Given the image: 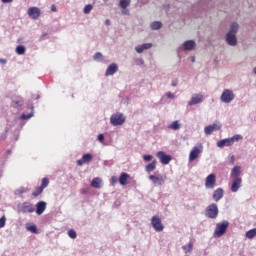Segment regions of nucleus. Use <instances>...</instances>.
Returning a JSON list of instances; mask_svg holds the SVG:
<instances>
[{
	"instance_id": "obj_57",
	"label": "nucleus",
	"mask_w": 256,
	"mask_h": 256,
	"mask_svg": "<svg viewBox=\"0 0 256 256\" xmlns=\"http://www.w3.org/2000/svg\"><path fill=\"white\" fill-rule=\"evenodd\" d=\"M252 73L256 75V66L252 69Z\"/></svg>"
},
{
	"instance_id": "obj_15",
	"label": "nucleus",
	"mask_w": 256,
	"mask_h": 256,
	"mask_svg": "<svg viewBox=\"0 0 256 256\" xmlns=\"http://www.w3.org/2000/svg\"><path fill=\"white\" fill-rule=\"evenodd\" d=\"M28 16L30 19H38L41 17V9L39 7L28 8Z\"/></svg>"
},
{
	"instance_id": "obj_43",
	"label": "nucleus",
	"mask_w": 256,
	"mask_h": 256,
	"mask_svg": "<svg viewBox=\"0 0 256 256\" xmlns=\"http://www.w3.org/2000/svg\"><path fill=\"white\" fill-rule=\"evenodd\" d=\"M165 96L167 97V99H175V94H173L172 92H166Z\"/></svg>"
},
{
	"instance_id": "obj_18",
	"label": "nucleus",
	"mask_w": 256,
	"mask_h": 256,
	"mask_svg": "<svg viewBox=\"0 0 256 256\" xmlns=\"http://www.w3.org/2000/svg\"><path fill=\"white\" fill-rule=\"evenodd\" d=\"M117 71H119V66L117 65V63H112L106 69L105 76L111 77V76L115 75V73H117Z\"/></svg>"
},
{
	"instance_id": "obj_35",
	"label": "nucleus",
	"mask_w": 256,
	"mask_h": 256,
	"mask_svg": "<svg viewBox=\"0 0 256 256\" xmlns=\"http://www.w3.org/2000/svg\"><path fill=\"white\" fill-rule=\"evenodd\" d=\"M82 159H83L84 163H89V162H91L93 160V155H91V154H84L82 156Z\"/></svg>"
},
{
	"instance_id": "obj_7",
	"label": "nucleus",
	"mask_w": 256,
	"mask_h": 256,
	"mask_svg": "<svg viewBox=\"0 0 256 256\" xmlns=\"http://www.w3.org/2000/svg\"><path fill=\"white\" fill-rule=\"evenodd\" d=\"M197 47V42L195 40H186L182 45L177 49V53H181V51H195Z\"/></svg>"
},
{
	"instance_id": "obj_6",
	"label": "nucleus",
	"mask_w": 256,
	"mask_h": 256,
	"mask_svg": "<svg viewBox=\"0 0 256 256\" xmlns=\"http://www.w3.org/2000/svg\"><path fill=\"white\" fill-rule=\"evenodd\" d=\"M220 101L222 103H233L235 101V93L231 89H224L221 96H220Z\"/></svg>"
},
{
	"instance_id": "obj_2",
	"label": "nucleus",
	"mask_w": 256,
	"mask_h": 256,
	"mask_svg": "<svg viewBox=\"0 0 256 256\" xmlns=\"http://www.w3.org/2000/svg\"><path fill=\"white\" fill-rule=\"evenodd\" d=\"M125 121H127V117L121 112H116L110 116V123L113 127H121V125H124Z\"/></svg>"
},
{
	"instance_id": "obj_1",
	"label": "nucleus",
	"mask_w": 256,
	"mask_h": 256,
	"mask_svg": "<svg viewBox=\"0 0 256 256\" xmlns=\"http://www.w3.org/2000/svg\"><path fill=\"white\" fill-rule=\"evenodd\" d=\"M239 23L231 22L228 31L225 35V41L229 47H237L239 40L237 39V34L239 33Z\"/></svg>"
},
{
	"instance_id": "obj_41",
	"label": "nucleus",
	"mask_w": 256,
	"mask_h": 256,
	"mask_svg": "<svg viewBox=\"0 0 256 256\" xmlns=\"http://www.w3.org/2000/svg\"><path fill=\"white\" fill-rule=\"evenodd\" d=\"M5 223H7V218L5 216H2L0 218V229H3V227H5Z\"/></svg>"
},
{
	"instance_id": "obj_49",
	"label": "nucleus",
	"mask_w": 256,
	"mask_h": 256,
	"mask_svg": "<svg viewBox=\"0 0 256 256\" xmlns=\"http://www.w3.org/2000/svg\"><path fill=\"white\" fill-rule=\"evenodd\" d=\"M84 163H85V162H84L83 158L80 159V160H77V165H78L79 167H81Z\"/></svg>"
},
{
	"instance_id": "obj_13",
	"label": "nucleus",
	"mask_w": 256,
	"mask_h": 256,
	"mask_svg": "<svg viewBox=\"0 0 256 256\" xmlns=\"http://www.w3.org/2000/svg\"><path fill=\"white\" fill-rule=\"evenodd\" d=\"M222 125L217 122L211 125H208L204 128L205 135H212V133H215V131H220Z\"/></svg>"
},
{
	"instance_id": "obj_37",
	"label": "nucleus",
	"mask_w": 256,
	"mask_h": 256,
	"mask_svg": "<svg viewBox=\"0 0 256 256\" xmlns=\"http://www.w3.org/2000/svg\"><path fill=\"white\" fill-rule=\"evenodd\" d=\"M23 193H27V188L20 187L15 191V195H23Z\"/></svg>"
},
{
	"instance_id": "obj_23",
	"label": "nucleus",
	"mask_w": 256,
	"mask_h": 256,
	"mask_svg": "<svg viewBox=\"0 0 256 256\" xmlns=\"http://www.w3.org/2000/svg\"><path fill=\"white\" fill-rule=\"evenodd\" d=\"M157 169V160H153L150 164L145 166L146 173H151Z\"/></svg>"
},
{
	"instance_id": "obj_42",
	"label": "nucleus",
	"mask_w": 256,
	"mask_h": 256,
	"mask_svg": "<svg viewBox=\"0 0 256 256\" xmlns=\"http://www.w3.org/2000/svg\"><path fill=\"white\" fill-rule=\"evenodd\" d=\"M136 65H145V60H143L142 58H137L135 60Z\"/></svg>"
},
{
	"instance_id": "obj_25",
	"label": "nucleus",
	"mask_w": 256,
	"mask_h": 256,
	"mask_svg": "<svg viewBox=\"0 0 256 256\" xmlns=\"http://www.w3.org/2000/svg\"><path fill=\"white\" fill-rule=\"evenodd\" d=\"M129 177H130L129 174L123 172V173L120 175L119 179H118L120 185H123V186H124V185H127V181H129Z\"/></svg>"
},
{
	"instance_id": "obj_54",
	"label": "nucleus",
	"mask_w": 256,
	"mask_h": 256,
	"mask_svg": "<svg viewBox=\"0 0 256 256\" xmlns=\"http://www.w3.org/2000/svg\"><path fill=\"white\" fill-rule=\"evenodd\" d=\"M2 3H13V0H1Z\"/></svg>"
},
{
	"instance_id": "obj_29",
	"label": "nucleus",
	"mask_w": 256,
	"mask_h": 256,
	"mask_svg": "<svg viewBox=\"0 0 256 256\" xmlns=\"http://www.w3.org/2000/svg\"><path fill=\"white\" fill-rule=\"evenodd\" d=\"M131 5V0H120L119 1V7L120 9H127Z\"/></svg>"
},
{
	"instance_id": "obj_59",
	"label": "nucleus",
	"mask_w": 256,
	"mask_h": 256,
	"mask_svg": "<svg viewBox=\"0 0 256 256\" xmlns=\"http://www.w3.org/2000/svg\"><path fill=\"white\" fill-rule=\"evenodd\" d=\"M8 153H11V150H8Z\"/></svg>"
},
{
	"instance_id": "obj_14",
	"label": "nucleus",
	"mask_w": 256,
	"mask_h": 256,
	"mask_svg": "<svg viewBox=\"0 0 256 256\" xmlns=\"http://www.w3.org/2000/svg\"><path fill=\"white\" fill-rule=\"evenodd\" d=\"M156 157H158L162 165H169L171 163V155H167L163 151L157 152Z\"/></svg>"
},
{
	"instance_id": "obj_46",
	"label": "nucleus",
	"mask_w": 256,
	"mask_h": 256,
	"mask_svg": "<svg viewBox=\"0 0 256 256\" xmlns=\"http://www.w3.org/2000/svg\"><path fill=\"white\" fill-rule=\"evenodd\" d=\"M31 117H33V114L32 113H30V114H22L21 115V119H31Z\"/></svg>"
},
{
	"instance_id": "obj_24",
	"label": "nucleus",
	"mask_w": 256,
	"mask_h": 256,
	"mask_svg": "<svg viewBox=\"0 0 256 256\" xmlns=\"http://www.w3.org/2000/svg\"><path fill=\"white\" fill-rule=\"evenodd\" d=\"M167 128L171 129L172 131H179V129H181V123L179 122V120H175L174 122L169 124Z\"/></svg>"
},
{
	"instance_id": "obj_26",
	"label": "nucleus",
	"mask_w": 256,
	"mask_h": 256,
	"mask_svg": "<svg viewBox=\"0 0 256 256\" xmlns=\"http://www.w3.org/2000/svg\"><path fill=\"white\" fill-rule=\"evenodd\" d=\"M150 27L152 31H159V29L163 27V23H161L160 21H154L150 24Z\"/></svg>"
},
{
	"instance_id": "obj_52",
	"label": "nucleus",
	"mask_w": 256,
	"mask_h": 256,
	"mask_svg": "<svg viewBox=\"0 0 256 256\" xmlns=\"http://www.w3.org/2000/svg\"><path fill=\"white\" fill-rule=\"evenodd\" d=\"M0 63H1V65H7V60L1 58Z\"/></svg>"
},
{
	"instance_id": "obj_21",
	"label": "nucleus",
	"mask_w": 256,
	"mask_h": 256,
	"mask_svg": "<svg viewBox=\"0 0 256 256\" xmlns=\"http://www.w3.org/2000/svg\"><path fill=\"white\" fill-rule=\"evenodd\" d=\"M239 175H241V167L234 166L230 173L231 179H241V177H239Z\"/></svg>"
},
{
	"instance_id": "obj_5",
	"label": "nucleus",
	"mask_w": 256,
	"mask_h": 256,
	"mask_svg": "<svg viewBox=\"0 0 256 256\" xmlns=\"http://www.w3.org/2000/svg\"><path fill=\"white\" fill-rule=\"evenodd\" d=\"M229 227V221L224 220L218 224H216V228L214 230V237H223L227 232V228Z\"/></svg>"
},
{
	"instance_id": "obj_28",
	"label": "nucleus",
	"mask_w": 256,
	"mask_h": 256,
	"mask_svg": "<svg viewBox=\"0 0 256 256\" xmlns=\"http://www.w3.org/2000/svg\"><path fill=\"white\" fill-rule=\"evenodd\" d=\"M184 253H191L193 251V242H189L188 244L182 246Z\"/></svg>"
},
{
	"instance_id": "obj_33",
	"label": "nucleus",
	"mask_w": 256,
	"mask_h": 256,
	"mask_svg": "<svg viewBox=\"0 0 256 256\" xmlns=\"http://www.w3.org/2000/svg\"><path fill=\"white\" fill-rule=\"evenodd\" d=\"M26 48L23 45H18L16 47V53L17 55H25Z\"/></svg>"
},
{
	"instance_id": "obj_22",
	"label": "nucleus",
	"mask_w": 256,
	"mask_h": 256,
	"mask_svg": "<svg viewBox=\"0 0 256 256\" xmlns=\"http://www.w3.org/2000/svg\"><path fill=\"white\" fill-rule=\"evenodd\" d=\"M231 145H233L231 143V138L223 139L217 142V147H220V149H222V147H231Z\"/></svg>"
},
{
	"instance_id": "obj_38",
	"label": "nucleus",
	"mask_w": 256,
	"mask_h": 256,
	"mask_svg": "<svg viewBox=\"0 0 256 256\" xmlns=\"http://www.w3.org/2000/svg\"><path fill=\"white\" fill-rule=\"evenodd\" d=\"M68 236L70 237V239H77V232H75V230L70 229L68 230Z\"/></svg>"
},
{
	"instance_id": "obj_50",
	"label": "nucleus",
	"mask_w": 256,
	"mask_h": 256,
	"mask_svg": "<svg viewBox=\"0 0 256 256\" xmlns=\"http://www.w3.org/2000/svg\"><path fill=\"white\" fill-rule=\"evenodd\" d=\"M111 181L112 183H117V181H119V178H117V176H112Z\"/></svg>"
},
{
	"instance_id": "obj_27",
	"label": "nucleus",
	"mask_w": 256,
	"mask_h": 256,
	"mask_svg": "<svg viewBox=\"0 0 256 256\" xmlns=\"http://www.w3.org/2000/svg\"><path fill=\"white\" fill-rule=\"evenodd\" d=\"M91 187H94V189H101V180L99 178H94L91 182Z\"/></svg>"
},
{
	"instance_id": "obj_32",
	"label": "nucleus",
	"mask_w": 256,
	"mask_h": 256,
	"mask_svg": "<svg viewBox=\"0 0 256 256\" xmlns=\"http://www.w3.org/2000/svg\"><path fill=\"white\" fill-rule=\"evenodd\" d=\"M255 236H256V228L247 231L245 234L246 239H253Z\"/></svg>"
},
{
	"instance_id": "obj_19",
	"label": "nucleus",
	"mask_w": 256,
	"mask_h": 256,
	"mask_svg": "<svg viewBox=\"0 0 256 256\" xmlns=\"http://www.w3.org/2000/svg\"><path fill=\"white\" fill-rule=\"evenodd\" d=\"M223 195H225V191H223V188H217L212 195V199L216 203H219V200L223 199Z\"/></svg>"
},
{
	"instance_id": "obj_44",
	"label": "nucleus",
	"mask_w": 256,
	"mask_h": 256,
	"mask_svg": "<svg viewBox=\"0 0 256 256\" xmlns=\"http://www.w3.org/2000/svg\"><path fill=\"white\" fill-rule=\"evenodd\" d=\"M144 161L149 162L151 159H153V155L148 154L143 156Z\"/></svg>"
},
{
	"instance_id": "obj_45",
	"label": "nucleus",
	"mask_w": 256,
	"mask_h": 256,
	"mask_svg": "<svg viewBox=\"0 0 256 256\" xmlns=\"http://www.w3.org/2000/svg\"><path fill=\"white\" fill-rule=\"evenodd\" d=\"M97 141H99L100 143H103V141H105V135L99 134L97 137Z\"/></svg>"
},
{
	"instance_id": "obj_16",
	"label": "nucleus",
	"mask_w": 256,
	"mask_h": 256,
	"mask_svg": "<svg viewBox=\"0 0 256 256\" xmlns=\"http://www.w3.org/2000/svg\"><path fill=\"white\" fill-rule=\"evenodd\" d=\"M153 48V43H143L135 46V51L138 54L143 53L144 51H149V49Z\"/></svg>"
},
{
	"instance_id": "obj_48",
	"label": "nucleus",
	"mask_w": 256,
	"mask_h": 256,
	"mask_svg": "<svg viewBox=\"0 0 256 256\" xmlns=\"http://www.w3.org/2000/svg\"><path fill=\"white\" fill-rule=\"evenodd\" d=\"M122 15H129V9L122 8Z\"/></svg>"
},
{
	"instance_id": "obj_20",
	"label": "nucleus",
	"mask_w": 256,
	"mask_h": 256,
	"mask_svg": "<svg viewBox=\"0 0 256 256\" xmlns=\"http://www.w3.org/2000/svg\"><path fill=\"white\" fill-rule=\"evenodd\" d=\"M45 209H47V202L40 201L36 204V213L38 215H43V213H45Z\"/></svg>"
},
{
	"instance_id": "obj_34",
	"label": "nucleus",
	"mask_w": 256,
	"mask_h": 256,
	"mask_svg": "<svg viewBox=\"0 0 256 256\" xmlns=\"http://www.w3.org/2000/svg\"><path fill=\"white\" fill-rule=\"evenodd\" d=\"M91 11H93V5L91 4H87L84 9H83V13L85 15H89V13H91Z\"/></svg>"
},
{
	"instance_id": "obj_58",
	"label": "nucleus",
	"mask_w": 256,
	"mask_h": 256,
	"mask_svg": "<svg viewBox=\"0 0 256 256\" xmlns=\"http://www.w3.org/2000/svg\"><path fill=\"white\" fill-rule=\"evenodd\" d=\"M47 34H43L42 37H45Z\"/></svg>"
},
{
	"instance_id": "obj_40",
	"label": "nucleus",
	"mask_w": 256,
	"mask_h": 256,
	"mask_svg": "<svg viewBox=\"0 0 256 256\" xmlns=\"http://www.w3.org/2000/svg\"><path fill=\"white\" fill-rule=\"evenodd\" d=\"M48 185H49V179L43 178L40 187H41L42 189H46V187H47Z\"/></svg>"
},
{
	"instance_id": "obj_8",
	"label": "nucleus",
	"mask_w": 256,
	"mask_h": 256,
	"mask_svg": "<svg viewBox=\"0 0 256 256\" xmlns=\"http://www.w3.org/2000/svg\"><path fill=\"white\" fill-rule=\"evenodd\" d=\"M18 213H35V206L31 202H23L17 205Z\"/></svg>"
},
{
	"instance_id": "obj_53",
	"label": "nucleus",
	"mask_w": 256,
	"mask_h": 256,
	"mask_svg": "<svg viewBox=\"0 0 256 256\" xmlns=\"http://www.w3.org/2000/svg\"><path fill=\"white\" fill-rule=\"evenodd\" d=\"M230 163H231V165H233L235 163V156H233V155L231 156Z\"/></svg>"
},
{
	"instance_id": "obj_51",
	"label": "nucleus",
	"mask_w": 256,
	"mask_h": 256,
	"mask_svg": "<svg viewBox=\"0 0 256 256\" xmlns=\"http://www.w3.org/2000/svg\"><path fill=\"white\" fill-rule=\"evenodd\" d=\"M51 11H53V13H56L57 11V6H55V4L51 5Z\"/></svg>"
},
{
	"instance_id": "obj_31",
	"label": "nucleus",
	"mask_w": 256,
	"mask_h": 256,
	"mask_svg": "<svg viewBox=\"0 0 256 256\" xmlns=\"http://www.w3.org/2000/svg\"><path fill=\"white\" fill-rule=\"evenodd\" d=\"M26 230L30 231L31 233H37V226L35 224L27 223Z\"/></svg>"
},
{
	"instance_id": "obj_4",
	"label": "nucleus",
	"mask_w": 256,
	"mask_h": 256,
	"mask_svg": "<svg viewBox=\"0 0 256 256\" xmlns=\"http://www.w3.org/2000/svg\"><path fill=\"white\" fill-rule=\"evenodd\" d=\"M205 217H207V219L219 217V206L215 203L208 205L205 209Z\"/></svg>"
},
{
	"instance_id": "obj_39",
	"label": "nucleus",
	"mask_w": 256,
	"mask_h": 256,
	"mask_svg": "<svg viewBox=\"0 0 256 256\" xmlns=\"http://www.w3.org/2000/svg\"><path fill=\"white\" fill-rule=\"evenodd\" d=\"M94 61H103V54L101 52H97L94 57Z\"/></svg>"
},
{
	"instance_id": "obj_47",
	"label": "nucleus",
	"mask_w": 256,
	"mask_h": 256,
	"mask_svg": "<svg viewBox=\"0 0 256 256\" xmlns=\"http://www.w3.org/2000/svg\"><path fill=\"white\" fill-rule=\"evenodd\" d=\"M171 85H172V87H177V85H179V80H177V79L172 80Z\"/></svg>"
},
{
	"instance_id": "obj_30",
	"label": "nucleus",
	"mask_w": 256,
	"mask_h": 256,
	"mask_svg": "<svg viewBox=\"0 0 256 256\" xmlns=\"http://www.w3.org/2000/svg\"><path fill=\"white\" fill-rule=\"evenodd\" d=\"M230 141H231L232 145L234 143H239V141H243V136L241 134H236L232 138H230Z\"/></svg>"
},
{
	"instance_id": "obj_12",
	"label": "nucleus",
	"mask_w": 256,
	"mask_h": 256,
	"mask_svg": "<svg viewBox=\"0 0 256 256\" xmlns=\"http://www.w3.org/2000/svg\"><path fill=\"white\" fill-rule=\"evenodd\" d=\"M216 183H217V176L215 174H209L205 179V188L215 189Z\"/></svg>"
},
{
	"instance_id": "obj_9",
	"label": "nucleus",
	"mask_w": 256,
	"mask_h": 256,
	"mask_svg": "<svg viewBox=\"0 0 256 256\" xmlns=\"http://www.w3.org/2000/svg\"><path fill=\"white\" fill-rule=\"evenodd\" d=\"M201 153H203V144L198 143L190 151V154H189L190 163L195 161V159H197V157H199V155H201Z\"/></svg>"
},
{
	"instance_id": "obj_55",
	"label": "nucleus",
	"mask_w": 256,
	"mask_h": 256,
	"mask_svg": "<svg viewBox=\"0 0 256 256\" xmlns=\"http://www.w3.org/2000/svg\"><path fill=\"white\" fill-rule=\"evenodd\" d=\"M105 25H111V20L106 19V20H105Z\"/></svg>"
},
{
	"instance_id": "obj_11",
	"label": "nucleus",
	"mask_w": 256,
	"mask_h": 256,
	"mask_svg": "<svg viewBox=\"0 0 256 256\" xmlns=\"http://www.w3.org/2000/svg\"><path fill=\"white\" fill-rule=\"evenodd\" d=\"M151 225L154 230H156L158 233H161L163 229H165V226H163V222H161V218L159 216L155 215L151 218Z\"/></svg>"
},
{
	"instance_id": "obj_3",
	"label": "nucleus",
	"mask_w": 256,
	"mask_h": 256,
	"mask_svg": "<svg viewBox=\"0 0 256 256\" xmlns=\"http://www.w3.org/2000/svg\"><path fill=\"white\" fill-rule=\"evenodd\" d=\"M148 179L149 181H152L155 187H161L162 185H165V182L167 181V175L155 173L154 175H150Z\"/></svg>"
},
{
	"instance_id": "obj_56",
	"label": "nucleus",
	"mask_w": 256,
	"mask_h": 256,
	"mask_svg": "<svg viewBox=\"0 0 256 256\" xmlns=\"http://www.w3.org/2000/svg\"><path fill=\"white\" fill-rule=\"evenodd\" d=\"M190 61H191V63H195V56H192V57L190 58Z\"/></svg>"
},
{
	"instance_id": "obj_36",
	"label": "nucleus",
	"mask_w": 256,
	"mask_h": 256,
	"mask_svg": "<svg viewBox=\"0 0 256 256\" xmlns=\"http://www.w3.org/2000/svg\"><path fill=\"white\" fill-rule=\"evenodd\" d=\"M43 193V188L40 186L36 190L33 191L32 195L33 197H39Z\"/></svg>"
},
{
	"instance_id": "obj_17",
	"label": "nucleus",
	"mask_w": 256,
	"mask_h": 256,
	"mask_svg": "<svg viewBox=\"0 0 256 256\" xmlns=\"http://www.w3.org/2000/svg\"><path fill=\"white\" fill-rule=\"evenodd\" d=\"M242 185H243L242 178L232 179V185H231L232 193H237V191H239V189H241Z\"/></svg>"
},
{
	"instance_id": "obj_10",
	"label": "nucleus",
	"mask_w": 256,
	"mask_h": 256,
	"mask_svg": "<svg viewBox=\"0 0 256 256\" xmlns=\"http://www.w3.org/2000/svg\"><path fill=\"white\" fill-rule=\"evenodd\" d=\"M205 101V96L202 93H195L191 96L190 100L188 101V107H193L195 105H201Z\"/></svg>"
}]
</instances>
